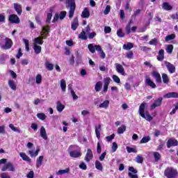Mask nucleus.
Segmentation results:
<instances>
[{
    "instance_id": "1",
    "label": "nucleus",
    "mask_w": 178,
    "mask_h": 178,
    "mask_svg": "<svg viewBox=\"0 0 178 178\" xmlns=\"http://www.w3.org/2000/svg\"><path fill=\"white\" fill-rule=\"evenodd\" d=\"M60 2H63L65 0H59ZM65 8L69 9V18L72 19L74 16V10H76V1L75 0H65Z\"/></svg>"
},
{
    "instance_id": "2",
    "label": "nucleus",
    "mask_w": 178,
    "mask_h": 178,
    "mask_svg": "<svg viewBox=\"0 0 178 178\" xmlns=\"http://www.w3.org/2000/svg\"><path fill=\"white\" fill-rule=\"evenodd\" d=\"M68 152L71 158H80L81 156V148L76 145H71L68 148Z\"/></svg>"
},
{
    "instance_id": "3",
    "label": "nucleus",
    "mask_w": 178,
    "mask_h": 178,
    "mask_svg": "<svg viewBox=\"0 0 178 178\" xmlns=\"http://www.w3.org/2000/svg\"><path fill=\"white\" fill-rule=\"evenodd\" d=\"M145 103H142L140 104L139 107V115L141 116V118L147 120V122H151V120H152V116L149 115L148 111H145Z\"/></svg>"
},
{
    "instance_id": "4",
    "label": "nucleus",
    "mask_w": 178,
    "mask_h": 178,
    "mask_svg": "<svg viewBox=\"0 0 178 178\" xmlns=\"http://www.w3.org/2000/svg\"><path fill=\"white\" fill-rule=\"evenodd\" d=\"M12 40L9 38H6L5 39L1 40L0 47L2 49H10L12 48Z\"/></svg>"
},
{
    "instance_id": "5",
    "label": "nucleus",
    "mask_w": 178,
    "mask_h": 178,
    "mask_svg": "<svg viewBox=\"0 0 178 178\" xmlns=\"http://www.w3.org/2000/svg\"><path fill=\"white\" fill-rule=\"evenodd\" d=\"M164 175L168 178H175L177 176V170L173 168H168L164 171Z\"/></svg>"
},
{
    "instance_id": "6",
    "label": "nucleus",
    "mask_w": 178,
    "mask_h": 178,
    "mask_svg": "<svg viewBox=\"0 0 178 178\" xmlns=\"http://www.w3.org/2000/svg\"><path fill=\"white\" fill-rule=\"evenodd\" d=\"M164 65L167 67L168 71L170 74H173V73H176V66H175L173 64L170 63L168 61L165 60Z\"/></svg>"
},
{
    "instance_id": "7",
    "label": "nucleus",
    "mask_w": 178,
    "mask_h": 178,
    "mask_svg": "<svg viewBox=\"0 0 178 178\" xmlns=\"http://www.w3.org/2000/svg\"><path fill=\"white\" fill-rule=\"evenodd\" d=\"M88 49H89L90 52H91V54H95V51H101V46L97 44L94 45L93 44H89L88 45Z\"/></svg>"
},
{
    "instance_id": "8",
    "label": "nucleus",
    "mask_w": 178,
    "mask_h": 178,
    "mask_svg": "<svg viewBox=\"0 0 178 178\" xmlns=\"http://www.w3.org/2000/svg\"><path fill=\"white\" fill-rule=\"evenodd\" d=\"M8 20L10 23H15V24H19V23H20V19H19V17L15 14L10 15Z\"/></svg>"
},
{
    "instance_id": "9",
    "label": "nucleus",
    "mask_w": 178,
    "mask_h": 178,
    "mask_svg": "<svg viewBox=\"0 0 178 178\" xmlns=\"http://www.w3.org/2000/svg\"><path fill=\"white\" fill-rule=\"evenodd\" d=\"M178 141L176 139L170 138L167 142V147H177Z\"/></svg>"
},
{
    "instance_id": "10",
    "label": "nucleus",
    "mask_w": 178,
    "mask_h": 178,
    "mask_svg": "<svg viewBox=\"0 0 178 178\" xmlns=\"http://www.w3.org/2000/svg\"><path fill=\"white\" fill-rule=\"evenodd\" d=\"M163 98L160 97L156 100H154V102L152 105V109H155V108H158V106H161L162 105V101Z\"/></svg>"
},
{
    "instance_id": "11",
    "label": "nucleus",
    "mask_w": 178,
    "mask_h": 178,
    "mask_svg": "<svg viewBox=\"0 0 178 178\" xmlns=\"http://www.w3.org/2000/svg\"><path fill=\"white\" fill-rule=\"evenodd\" d=\"M92 158H93L92 151L91 150V149H88L87 153L85 156V161H86V162H90V161H91Z\"/></svg>"
},
{
    "instance_id": "12",
    "label": "nucleus",
    "mask_w": 178,
    "mask_h": 178,
    "mask_svg": "<svg viewBox=\"0 0 178 178\" xmlns=\"http://www.w3.org/2000/svg\"><path fill=\"white\" fill-rule=\"evenodd\" d=\"M115 65L118 73H120L122 76H124V68L123 67V66L119 63H115Z\"/></svg>"
},
{
    "instance_id": "13",
    "label": "nucleus",
    "mask_w": 178,
    "mask_h": 178,
    "mask_svg": "<svg viewBox=\"0 0 178 178\" xmlns=\"http://www.w3.org/2000/svg\"><path fill=\"white\" fill-rule=\"evenodd\" d=\"M14 9L17 12V15H19V16L22 15V13L23 12V10L22 9V5L17 3H14Z\"/></svg>"
},
{
    "instance_id": "14",
    "label": "nucleus",
    "mask_w": 178,
    "mask_h": 178,
    "mask_svg": "<svg viewBox=\"0 0 178 178\" xmlns=\"http://www.w3.org/2000/svg\"><path fill=\"white\" fill-rule=\"evenodd\" d=\"M79 27V18L75 17L71 24L72 30H76Z\"/></svg>"
},
{
    "instance_id": "15",
    "label": "nucleus",
    "mask_w": 178,
    "mask_h": 178,
    "mask_svg": "<svg viewBox=\"0 0 178 178\" xmlns=\"http://www.w3.org/2000/svg\"><path fill=\"white\" fill-rule=\"evenodd\" d=\"M163 98H178V93L176 92H168L163 95Z\"/></svg>"
},
{
    "instance_id": "16",
    "label": "nucleus",
    "mask_w": 178,
    "mask_h": 178,
    "mask_svg": "<svg viewBox=\"0 0 178 178\" xmlns=\"http://www.w3.org/2000/svg\"><path fill=\"white\" fill-rule=\"evenodd\" d=\"M153 77H155L156 83H162V78H161V74L158 72H153L152 73Z\"/></svg>"
},
{
    "instance_id": "17",
    "label": "nucleus",
    "mask_w": 178,
    "mask_h": 178,
    "mask_svg": "<svg viewBox=\"0 0 178 178\" xmlns=\"http://www.w3.org/2000/svg\"><path fill=\"white\" fill-rule=\"evenodd\" d=\"M165 59V50L160 49L159 51V55L157 56V60H159L160 62H162Z\"/></svg>"
},
{
    "instance_id": "18",
    "label": "nucleus",
    "mask_w": 178,
    "mask_h": 178,
    "mask_svg": "<svg viewBox=\"0 0 178 178\" xmlns=\"http://www.w3.org/2000/svg\"><path fill=\"white\" fill-rule=\"evenodd\" d=\"M40 136L41 138L44 140H48V136H47V131L44 127H41L40 128Z\"/></svg>"
},
{
    "instance_id": "19",
    "label": "nucleus",
    "mask_w": 178,
    "mask_h": 178,
    "mask_svg": "<svg viewBox=\"0 0 178 178\" xmlns=\"http://www.w3.org/2000/svg\"><path fill=\"white\" fill-rule=\"evenodd\" d=\"M19 156L22 158L23 161H25L26 162H31V159L24 152H20L19 153Z\"/></svg>"
},
{
    "instance_id": "20",
    "label": "nucleus",
    "mask_w": 178,
    "mask_h": 178,
    "mask_svg": "<svg viewBox=\"0 0 178 178\" xmlns=\"http://www.w3.org/2000/svg\"><path fill=\"white\" fill-rule=\"evenodd\" d=\"M81 17H83V19H88V17H90V11L88 10V8H84L81 14Z\"/></svg>"
},
{
    "instance_id": "21",
    "label": "nucleus",
    "mask_w": 178,
    "mask_h": 178,
    "mask_svg": "<svg viewBox=\"0 0 178 178\" xmlns=\"http://www.w3.org/2000/svg\"><path fill=\"white\" fill-rule=\"evenodd\" d=\"M102 126L101 124H99L97 127H95V134L96 136L98 139L101 138V130H102Z\"/></svg>"
},
{
    "instance_id": "22",
    "label": "nucleus",
    "mask_w": 178,
    "mask_h": 178,
    "mask_svg": "<svg viewBox=\"0 0 178 178\" xmlns=\"http://www.w3.org/2000/svg\"><path fill=\"white\" fill-rule=\"evenodd\" d=\"M145 83L147 86H149V87H152V88H156V85L155 84V83H154V81L151 80V79L149 78L146 79Z\"/></svg>"
},
{
    "instance_id": "23",
    "label": "nucleus",
    "mask_w": 178,
    "mask_h": 178,
    "mask_svg": "<svg viewBox=\"0 0 178 178\" xmlns=\"http://www.w3.org/2000/svg\"><path fill=\"white\" fill-rule=\"evenodd\" d=\"M42 38H44V36L42 37H38L34 39V43L36 45L38 44L39 45H42L44 44V40H42Z\"/></svg>"
},
{
    "instance_id": "24",
    "label": "nucleus",
    "mask_w": 178,
    "mask_h": 178,
    "mask_svg": "<svg viewBox=\"0 0 178 178\" xmlns=\"http://www.w3.org/2000/svg\"><path fill=\"white\" fill-rule=\"evenodd\" d=\"M38 152H40V149H37L35 152L33 150H29L28 154L30 155L31 158H35V156L38 155Z\"/></svg>"
},
{
    "instance_id": "25",
    "label": "nucleus",
    "mask_w": 178,
    "mask_h": 178,
    "mask_svg": "<svg viewBox=\"0 0 178 178\" xmlns=\"http://www.w3.org/2000/svg\"><path fill=\"white\" fill-rule=\"evenodd\" d=\"M56 109L58 111V112H62V111H63L65 109V106L63 104H62V102H57L56 104Z\"/></svg>"
},
{
    "instance_id": "26",
    "label": "nucleus",
    "mask_w": 178,
    "mask_h": 178,
    "mask_svg": "<svg viewBox=\"0 0 178 178\" xmlns=\"http://www.w3.org/2000/svg\"><path fill=\"white\" fill-rule=\"evenodd\" d=\"M134 45L131 42H127V44H123V49H125L126 51H130L131 48H133Z\"/></svg>"
},
{
    "instance_id": "27",
    "label": "nucleus",
    "mask_w": 178,
    "mask_h": 178,
    "mask_svg": "<svg viewBox=\"0 0 178 178\" xmlns=\"http://www.w3.org/2000/svg\"><path fill=\"white\" fill-rule=\"evenodd\" d=\"M95 90L96 92H99L102 90V82L98 81L95 86Z\"/></svg>"
},
{
    "instance_id": "28",
    "label": "nucleus",
    "mask_w": 178,
    "mask_h": 178,
    "mask_svg": "<svg viewBox=\"0 0 178 178\" xmlns=\"http://www.w3.org/2000/svg\"><path fill=\"white\" fill-rule=\"evenodd\" d=\"M42 161H44V156H40L38 159H37L36 168H40L41 165H42Z\"/></svg>"
},
{
    "instance_id": "29",
    "label": "nucleus",
    "mask_w": 178,
    "mask_h": 178,
    "mask_svg": "<svg viewBox=\"0 0 178 178\" xmlns=\"http://www.w3.org/2000/svg\"><path fill=\"white\" fill-rule=\"evenodd\" d=\"M33 49H34L35 54H36V55L41 54V46L38 45L36 44H33Z\"/></svg>"
},
{
    "instance_id": "30",
    "label": "nucleus",
    "mask_w": 178,
    "mask_h": 178,
    "mask_svg": "<svg viewBox=\"0 0 178 178\" xmlns=\"http://www.w3.org/2000/svg\"><path fill=\"white\" fill-rule=\"evenodd\" d=\"M126 129H127L126 125L122 124L121 127H120L118 129V134H123V133H124V131H126Z\"/></svg>"
},
{
    "instance_id": "31",
    "label": "nucleus",
    "mask_w": 178,
    "mask_h": 178,
    "mask_svg": "<svg viewBox=\"0 0 178 178\" xmlns=\"http://www.w3.org/2000/svg\"><path fill=\"white\" fill-rule=\"evenodd\" d=\"M44 65H45V67H46V69H47V70H49V71L54 70V64H52L48 61H46Z\"/></svg>"
},
{
    "instance_id": "32",
    "label": "nucleus",
    "mask_w": 178,
    "mask_h": 178,
    "mask_svg": "<svg viewBox=\"0 0 178 178\" xmlns=\"http://www.w3.org/2000/svg\"><path fill=\"white\" fill-rule=\"evenodd\" d=\"M8 86L11 88V90H13V91H16V83H15L14 81L9 80Z\"/></svg>"
},
{
    "instance_id": "33",
    "label": "nucleus",
    "mask_w": 178,
    "mask_h": 178,
    "mask_svg": "<svg viewBox=\"0 0 178 178\" xmlns=\"http://www.w3.org/2000/svg\"><path fill=\"white\" fill-rule=\"evenodd\" d=\"M95 165L97 170L102 171V170L104 169V167L102 166V163H101V162H99V161H96L95 163Z\"/></svg>"
},
{
    "instance_id": "34",
    "label": "nucleus",
    "mask_w": 178,
    "mask_h": 178,
    "mask_svg": "<svg viewBox=\"0 0 178 178\" xmlns=\"http://www.w3.org/2000/svg\"><path fill=\"white\" fill-rule=\"evenodd\" d=\"M149 141H151V137L145 136L140 140V144H147Z\"/></svg>"
},
{
    "instance_id": "35",
    "label": "nucleus",
    "mask_w": 178,
    "mask_h": 178,
    "mask_svg": "<svg viewBox=\"0 0 178 178\" xmlns=\"http://www.w3.org/2000/svg\"><path fill=\"white\" fill-rule=\"evenodd\" d=\"M60 86L62 89V91H63V92H65V91H66V81H65V79H62L60 81Z\"/></svg>"
},
{
    "instance_id": "36",
    "label": "nucleus",
    "mask_w": 178,
    "mask_h": 178,
    "mask_svg": "<svg viewBox=\"0 0 178 178\" xmlns=\"http://www.w3.org/2000/svg\"><path fill=\"white\" fill-rule=\"evenodd\" d=\"M153 156L154 158V161H156V162H158V161H160L161 156V154H159V152H154L153 153Z\"/></svg>"
},
{
    "instance_id": "37",
    "label": "nucleus",
    "mask_w": 178,
    "mask_h": 178,
    "mask_svg": "<svg viewBox=\"0 0 178 178\" xmlns=\"http://www.w3.org/2000/svg\"><path fill=\"white\" fill-rule=\"evenodd\" d=\"M7 169L10 172H15V166H13V164L12 163L8 162L6 163Z\"/></svg>"
},
{
    "instance_id": "38",
    "label": "nucleus",
    "mask_w": 178,
    "mask_h": 178,
    "mask_svg": "<svg viewBox=\"0 0 178 178\" xmlns=\"http://www.w3.org/2000/svg\"><path fill=\"white\" fill-rule=\"evenodd\" d=\"M108 106H109V101L106 100L99 106V108H104V109H106Z\"/></svg>"
},
{
    "instance_id": "39",
    "label": "nucleus",
    "mask_w": 178,
    "mask_h": 178,
    "mask_svg": "<svg viewBox=\"0 0 178 178\" xmlns=\"http://www.w3.org/2000/svg\"><path fill=\"white\" fill-rule=\"evenodd\" d=\"M9 127L10 129H11V130H13V131H15L16 133H22V131L20 129H19V128L15 127L13 124H9Z\"/></svg>"
},
{
    "instance_id": "40",
    "label": "nucleus",
    "mask_w": 178,
    "mask_h": 178,
    "mask_svg": "<svg viewBox=\"0 0 178 178\" xmlns=\"http://www.w3.org/2000/svg\"><path fill=\"white\" fill-rule=\"evenodd\" d=\"M163 83L168 84L169 83V76L166 74H162Z\"/></svg>"
},
{
    "instance_id": "41",
    "label": "nucleus",
    "mask_w": 178,
    "mask_h": 178,
    "mask_svg": "<svg viewBox=\"0 0 178 178\" xmlns=\"http://www.w3.org/2000/svg\"><path fill=\"white\" fill-rule=\"evenodd\" d=\"M165 51L167 54H169L171 55V54L173 52V46L172 44H168L165 49Z\"/></svg>"
},
{
    "instance_id": "42",
    "label": "nucleus",
    "mask_w": 178,
    "mask_h": 178,
    "mask_svg": "<svg viewBox=\"0 0 178 178\" xmlns=\"http://www.w3.org/2000/svg\"><path fill=\"white\" fill-rule=\"evenodd\" d=\"M87 34L85 31H82V32L79 35V38H81V40H83V41H86L87 40Z\"/></svg>"
},
{
    "instance_id": "43",
    "label": "nucleus",
    "mask_w": 178,
    "mask_h": 178,
    "mask_svg": "<svg viewBox=\"0 0 178 178\" xmlns=\"http://www.w3.org/2000/svg\"><path fill=\"white\" fill-rule=\"evenodd\" d=\"M70 172V168H66L65 170H60L56 172V175H65L66 173H69Z\"/></svg>"
},
{
    "instance_id": "44",
    "label": "nucleus",
    "mask_w": 178,
    "mask_h": 178,
    "mask_svg": "<svg viewBox=\"0 0 178 178\" xmlns=\"http://www.w3.org/2000/svg\"><path fill=\"white\" fill-rule=\"evenodd\" d=\"M163 9L165 10H172V7L169 5V3H163Z\"/></svg>"
},
{
    "instance_id": "45",
    "label": "nucleus",
    "mask_w": 178,
    "mask_h": 178,
    "mask_svg": "<svg viewBox=\"0 0 178 178\" xmlns=\"http://www.w3.org/2000/svg\"><path fill=\"white\" fill-rule=\"evenodd\" d=\"M126 148L128 154H131V152H134V154H137V149L133 147H130L129 146H127Z\"/></svg>"
},
{
    "instance_id": "46",
    "label": "nucleus",
    "mask_w": 178,
    "mask_h": 178,
    "mask_svg": "<svg viewBox=\"0 0 178 178\" xmlns=\"http://www.w3.org/2000/svg\"><path fill=\"white\" fill-rule=\"evenodd\" d=\"M37 118H38L40 120H45L47 119V116L44 114V113H38Z\"/></svg>"
},
{
    "instance_id": "47",
    "label": "nucleus",
    "mask_w": 178,
    "mask_h": 178,
    "mask_svg": "<svg viewBox=\"0 0 178 178\" xmlns=\"http://www.w3.org/2000/svg\"><path fill=\"white\" fill-rule=\"evenodd\" d=\"M136 161L137 162V163H143V162H144V158L140 155H138L136 157Z\"/></svg>"
},
{
    "instance_id": "48",
    "label": "nucleus",
    "mask_w": 178,
    "mask_h": 178,
    "mask_svg": "<svg viewBox=\"0 0 178 178\" xmlns=\"http://www.w3.org/2000/svg\"><path fill=\"white\" fill-rule=\"evenodd\" d=\"M176 38V35L171 34L168 35L165 37V41H172V40H175Z\"/></svg>"
},
{
    "instance_id": "49",
    "label": "nucleus",
    "mask_w": 178,
    "mask_h": 178,
    "mask_svg": "<svg viewBox=\"0 0 178 178\" xmlns=\"http://www.w3.org/2000/svg\"><path fill=\"white\" fill-rule=\"evenodd\" d=\"M66 15H67V13H66V11H61L60 13V15H58L60 17V20H63V19L66 17Z\"/></svg>"
},
{
    "instance_id": "50",
    "label": "nucleus",
    "mask_w": 178,
    "mask_h": 178,
    "mask_svg": "<svg viewBox=\"0 0 178 178\" xmlns=\"http://www.w3.org/2000/svg\"><path fill=\"white\" fill-rule=\"evenodd\" d=\"M111 79L109 77L104 78V85L109 86L111 84Z\"/></svg>"
},
{
    "instance_id": "51",
    "label": "nucleus",
    "mask_w": 178,
    "mask_h": 178,
    "mask_svg": "<svg viewBox=\"0 0 178 178\" xmlns=\"http://www.w3.org/2000/svg\"><path fill=\"white\" fill-rule=\"evenodd\" d=\"M112 79L115 83L119 84L120 83V79L117 75H113Z\"/></svg>"
},
{
    "instance_id": "52",
    "label": "nucleus",
    "mask_w": 178,
    "mask_h": 178,
    "mask_svg": "<svg viewBox=\"0 0 178 178\" xmlns=\"http://www.w3.org/2000/svg\"><path fill=\"white\" fill-rule=\"evenodd\" d=\"M41 81H42V76H41V74H38L36 76V83L41 84Z\"/></svg>"
},
{
    "instance_id": "53",
    "label": "nucleus",
    "mask_w": 178,
    "mask_h": 178,
    "mask_svg": "<svg viewBox=\"0 0 178 178\" xmlns=\"http://www.w3.org/2000/svg\"><path fill=\"white\" fill-rule=\"evenodd\" d=\"M150 45H158V39L154 38L149 42Z\"/></svg>"
},
{
    "instance_id": "54",
    "label": "nucleus",
    "mask_w": 178,
    "mask_h": 178,
    "mask_svg": "<svg viewBox=\"0 0 178 178\" xmlns=\"http://www.w3.org/2000/svg\"><path fill=\"white\" fill-rule=\"evenodd\" d=\"M51 19H52V13H48L47 17L46 19V23H47V24H49V23H51Z\"/></svg>"
},
{
    "instance_id": "55",
    "label": "nucleus",
    "mask_w": 178,
    "mask_h": 178,
    "mask_svg": "<svg viewBox=\"0 0 178 178\" xmlns=\"http://www.w3.org/2000/svg\"><path fill=\"white\" fill-rule=\"evenodd\" d=\"M6 59V54H2L0 56V62H1V65H4Z\"/></svg>"
},
{
    "instance_id": "56",
    "label": "nucleus",
    "mask_w": 178,
    "mask_h": 178,
    "mask_svg": "<svg viewBox=\"0 0 178 178\" xmlns=\"http://www.w3.org/2000/svg\"><path fill=\"white\" fill-rule=\"evenodd\" d=\"M134 54L133 53V51H129L126 53V58H127L128 59H133V56H134Z\"/></svg>"
},
{
    "instance_id": "57",
    "label": "nucleus",
    "mask_w": 178,
    "mask_h": 178,
    "mask_svg": "<svg viewBox=\"0 0 178 178\" xmlns=\"http://www.w3.org/2000/svg\"><path fill=\"white\" fill-rule=\"evenodd\" d=\"M80 169H82V170H87V165H86V163L81 162L79 165Z\"/></svg>"
},
{
    "instance_id": "58",
    "label": "nucleus",
    "mask_w": 178,
    "mask_h": 178,
    "mask_svg": "<svg viewBox=\"0 0 178 178\" xmlns=\"http://www.w3.org/2000/svg\"><path fill=\"white\" fill-rule=\"evenodd\" d=\"M129 173H134V175H136V173H138L137 170H136L133 166L129 168Z\"/></svg>"
},
{
    "instance_id": "59",
    "label": "nucleus",
    "mask_w": 178,
    "mask_h": 178,
    "mask_svg": "<svg viewBox=\"0 0 178 178\" xmlns=\"http://www.w3.org/2000/svg\"><path fill=\"white\" fill-rule=\"evenodd\" d=\"M111 149L112 152H116V149H118V143H116V142L113 143Z\"/></svg>"
},
{
    "instance_id": "60",
    "label": "nucleus",
    "mask_w": 178,
    "mask_h": 178,
    "mask_svg": "<svg viewBox=\"0 0 178 178\" xmlns=\"http://www.w3.org/2000/svg\"><path fill=\"white\" fill-rule=\"evenodd\" d=\"M97 52H99V55H100V58H102V59H105V52H104V51H102V48L101 47V50L100 51H97Z\"/></svg>"
},
{
    "instance_id": "61",
    "label": "nucleus",
    "mask_w": 178,
    "mask_h": 178,
    "mask_svg": "<svg viewBox=\"0 0 178 178\" xmlns=\"http://www.w3.org/2000/svg\"><path fill=\"white\" fill-rule=\"evenodd\" d=\"M109 12H111V6L108 5V6H106V7L104 11V15H108Z\"/></svg>"
},
{
    "instance_id": "62",
    "label": "nucleus",
    "mask_w": 178,
    "mask_h": 178,
    "mask_svg": "<svg viewBox=\"0 0 178 178\" xmlns=\"http://www.w3.org/2000/svg\"><path fill=\"white\" fill-rule=\"evenodd\" d=\"M117 35H118L120 38H123V37H124V33H123L122 29H119L117 31Z\"/></svg>"
},
{
    "instance_id": "63",
    "label": "nucleus",
    "mask_w": 178,
    "mask_h": 178,
    "mask_svg": "<svg viewBox=\"0 0 178 178\" xmlns=\"http://www.w3.org/2000/svg\"><path fill=\"white\" fill-rule=\"evenodd\" d=\"M113 138H115V134H114L111 135V136H108L106 137V139L108 142L112 141L113 140Z\"/></svg>"
},
{
    "instance_id": "64",
    "label": "nucleus",
    "mask_w": 178,
    "mask_h": 178,
    "mask_svg": "<svg viewBox=\"0 0 178 178\" xmlns=\"http://www.w3.org/2000/svg\"><path fill=\"white\" fill-rule=\"evenodd\" d=\"M88 38H90V40H92V38H94V37L97 35V33L95 32H93V33H88Z\"/></svg>"
}]
</instances>
